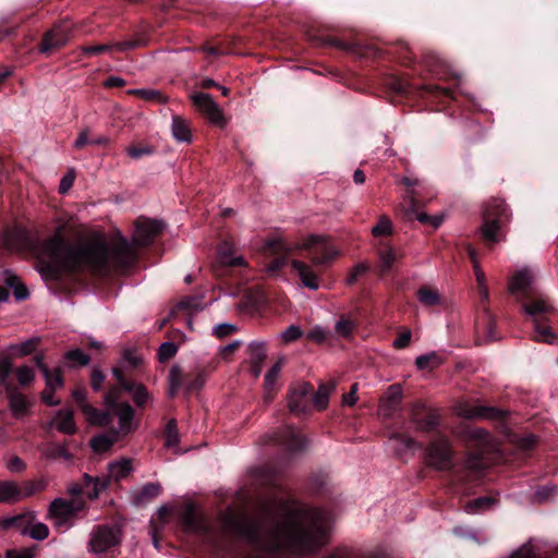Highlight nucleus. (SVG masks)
Masks as SVG:
<instances>
[{
	"instance_id": "4468645a",
	"label": "nucleus",
	"mask_w": 558,
	"mask_h": 558,
	"mask_svg": "<svg viewBox=\"0 0 558 558\" xmlns=\"http://www.w3.org/2000/svg\"><path fill=\"white\" fill-rule=\"evenodd\" d=\"M119 399L120 390L118 387H112L105 393V403L112 410L113 417L116 415L119 417L120 432L125 435L131 430L134 410L128 402H119Z\"/></svg>"
},
{
	"instance_id": "aec40b11",
	"label": "nucleus",
	"mask_w": 558,
	"mask_h": 558,
	"mask_svg": "<svg viewBox=\"0 0 558 558\" xmlns=\"http://www.w3.org/2000/svg\"><path fill=\"white\" fill-rule=\"evenodd\" d=\"M147 40L143 37L131 39V40H124V41H118L114 44H99V45H93V46H82L80 49L82 51V54L85 56H95L100 54L110 51L112 48H116L119 51H126L131 50L137 47L146 46Z\"/></svg>"
},
{
	"instance_id": "c756f323",
	"label": "nucleus",
	"mask_w": 558,
	"mask_h": 558,
	"mask_svg": "<svg viewBox=\"0 0 558 558\" xmlns=\"http://www.w3.org/2000/svg\"><path fill=\"white\" fill-rule=\"evenodd\" d=\"M532 283V275L527 269L517 271L509 282V291L512 294L522 293L527 298V290Z\"/></svg>"
},
{
	"instance_id": "de8ad7c7",
	"label": "nucleus",
	"mask_w": 558,
	"mask_h": 558,
	"mask_svg": "<svg viewBox=\"0 0 558 558\" xmlns=\"http://www.w3.org/2000/svg\"><path fill=\"white\" fill-rule=\"evenodd\" d=\"M113 434H114L113 438H110L106 435H99V436L94 437L90 441L92 448L96 452H105V451L109 450L113 446V442L116 441V438H117L119 432L113 429Z\"/></svg>"
},
{
	"instance_id": "c9c22d12",
	"label": "nucleus",
	"mask_w": 558,
	"mask_h": 558,
	"mask_svg": "<svg viewBox=\"0 0 558 558\" xmlns=\"http://www.w3.org/2000/svg\"><path fill=\"white\" fill-rule=\"evenodd\" d=\"M22 498V489L11 481H0V502H14Z\"/></svg>"
},
{
	"instance_id": "a878e982",
	"label": "nucleus",
	"mask_w": 558,
	"mask_h": 558,
	"mask_svg": "<svg viewBox=\"0 0 558 558\" xmlns=\"http://www.w3.org/2000/svg\"><path fill=\"white\" fill-rule=\"evenodd\" d=\"M184 526L194 533L206 534L209 531L204 519L197 513L194 506H189L182 518Z\"/></svg>"
},
{
	"instance_id": "864d4df0",
	"label": "nucleus",
	"mask_w": 558,
	"mask_h": 558,
	"mask_svg": "<svg viewBox=\"0 0 558 558\" xmlns=\"http://www.w3.org/2000/svg\"><path fill=\"white\" fill-rule=\"evenodd\" d=\"M22 498L29 497L37 492H41L46 488V483L43 480L39 481H26L23 483L22 487Z\"/></svg>"
},
{
	"instance_id": "f03ea898",
	"label": "nucleus",
	"mask_w": 558,
	"mask_h": 558,
	"mask_svg": "<svg viewBox=\"0 0 558 558\" xmlns=\"http://www.w3.org/2000/svg\"><path fill=\"white\" fill-rule=\"evenodd\" d=\"M134 227L132 242L119 234L110 247L102 240L74 245L66 239L68 225H58L51 236L40 240V275L45 279L61 280L64 276L90 274L102 277L112 270L128 271L138 260V248L150 246L166 225L161 220L140 217Z\"/></svg>"
},
{
	"instance_id": "0e129e2a",
	"label": "nucleus",
	"mask_w": 558,
	"mask_h": 558,
	"mask_svg": "<svg viewBox=\"0 0 558 558\" xmlns=\"http://www.w3.org/2000/svg\"><path fill=\"white\" fill-rule=\"evenodd\" d=\"M35 546L26 547L22 549H8L5 553V558H34L35 557Z\"/></svg>"
},
{
	"instance_id": "a19ab883",
	"label": "nucleus",
	"mask_w": 558,
	"mask_h": 558,
	"mask_svg": "<svg viewBox=\"0 0 558 558\" xmlns=\"http://www.w3.org/2000/svg\"><path fill=\"white\" fill-rule=\"evenodd\" d=\"M496 500L493 497H488V496L478 497V498L468 501L464 506V510H465V512L471 513V514L477 513V512L484 511L486 509H489L490 506Z\"/></svg>"
},
{
	"instance_id": "58836bf2",
	"label": "nucleus",
	"mask_w": 558,
	"mask_h": 558,
	"mask_svg": "<svg viewBox=\"0 0 558 558\" xmlns=\"http://www.w3.org/2000/svg\"><path fill=\"white\" fill-rule=\"evenodd\" d=\"M5 284L13 290V295L17 301H24L28 298L29 292L24 283L21 282L20 278L15 275H8L5 277Z\"/></svg>"
},
{
	"instance_id": "5701e85b",
	"label": "nucleus",
	"mask_w": 558,
	"mask_h": 558,
	"mask_svg": "<svg viewBox=\"0 0 558 558\" xmlns=\"http://www.w3.org/2000/svg\"><path fill=\"white\" fill-rule=\"evenodd\" d=\"M217 262L225 270L246 267L247 265L242 256H233L232 247L228 242L220 244Z\"/></svg>"
},
{
	"instance_id": "3c124183",
	"label": "nucleus",
	"mask_w": 558,
	"mask_h": 558,
	"mask_svg": "<svg viewBox=\"0 0 558 558\" xmlns=\"http://www.w3.org/2000/svg\"><path fill=\"white\" fill-rule=\"evenodd\" d=\"M392 233L391 220L387 216H380L377 223L372 228L374 236L389 235Z\"/></svg>"
},
{
	"instance_id": "338daca9",
	"label": "nucleus",
	"mask_w": 558,
	"mask_h": 558,
	"mask_svg": "<svg viewBox=\"0 0 558 558\" xmlns=\"http://www.w3.org/2000/svg\"><path fill=\"white\" fill-rule=\"evenodd\" d=\"M106 376L105 374L97 367L93 368L90 374V386L95 391H100L104 388Z\"/></svg>"
},
{
	"instance_id": "f704fd0d",
	"label": "nucleus",
	"mask_w": 558,
	"mask_h": 558,
	"mask_svg": "<svg viewBox=\"0 0 558 558\" xmlns=\"http://www.w3.org/2000/svg\"><path fill=\"white\" fill-rule=\"evenodd\" d=\"M132 463L130 460H122L111 462L108 465V475H104L102 477H110V482L113 480L116 482H120L121 480L128 477L132 472Z\"/></svg>"
},
{
	"instance_id": "2eb2a0df",
	"label": "nucleus",
	"mask_w": 558,
	"mask_h": 558,
	"mask_svg": "<svg viewBox=\"0 0 558 558\" xmlns=\"http://www.w3.org/2000/svg\"><path fill=\"white\" fill-rule=\"evenodd\" d=\"M121 543V532L110 525L95 526L88 546L93 553L100 554L118 546Z\"/></svg>"
},
{
	"instance_id": "052dcab7",
	"label": "nucleus",
	"mask_w": 558,
	"mask_h": 558,
	"mask_svg": "<svg viewBox=\"0 0 558 558\" xmlns=\"http://www.w3.org/2000/svg\"><path fill=\"white\" fill-rule=\"evenodd\" d=\"M302 336V329L299 326L291 325L281 333V340L283 343H291L299 340Z\"/></svg>"
},
{
	"instance_id": "f3484780",
	"label": "nucleus",
	"mask_w": 558,
	"mask_h": 558,
	"mask_svg": "<svg viewBox=\"0 0 558 558\" xmlns=\"http://www.w3.org/2000/svg\"><path fill=\"white\" fill-rule=\"evenodd\" d=\"M308 40L313 46L316 47H335L337 49L360 53L362 56H374L377 57L378 50L374 48H368L365 52L362 51L361 47L357 44L347 43L339 38L324 35V34H310Z\"/></svg>"
},
{
	"instance_id": "39448f33",
	"label": "nucleus",
	"mask_w": 558,
	"mask_h": 558,
	"mask_svg": "<svg viewBox=\"0 0 558 558\" xmlns=\"http://www.w3.org/2000/svg\"><path fill=\"white\" fill-rule=\"evenodd\" d=\"M510 220L511 210L504 199L492 197L484 203L480 234L489 248L506 240Z\"/></svg>"
},
{
	"instance_id": "c85d7f7f",
	"label": "nucleus",
	"mask_w": 558,
	"mask_h": 558,
	"mask_svg": "<svg viewBox=\"0 0 558 558\" xmlns=\"http://www.w3.org/2000/svg\"><path fill=\"white\" fill-rule=\"evenodd\" d=\"M53 422L58 432L74 435L77 432V427L74 421V413L72 410L61 409L57 412Z\"/></svg>"
},
{
	"instance_id": "603ef678",
	"label": "nucleus",
	"mask_w": 558,
	"mask_h": 558,
	"mask_svg": "<svg viewBox=\"0 0 558 558\" xmlns=\"http://www.w3.org/2000/svg\"><path fill=\"white\" fill-rule=\"evenodd\" d=\"M65 359L71 363V365H81L85 366L89 363V356L84 353L81 349H74L68 351L65 353Z\"/></svg>"
},
{
	"instance_id": "6ab92c4d",
	"label": "nucleus",
	"mask_w": 558,
	"mask_h": 558,
	"mask_svg": "<svg viewBox=\"0 0 558 558\" xmlns=\"http://www.w3.org/2000/svg\"><path fill=\"white\" fill-rule=\"evenodd\" d=\"M459 414L465 418H488L493 421H504L507 413L500 409L489 405H473L464 403L459 408Z\"/></svg>"
},
{
	"instance_id": "4be33fe9",
	"label": "nucleus",
	"mask_w": 558,
	"mask_h": 558,
	"mask_svg": "<svg viewBox=\"0 0 558 558\" xmlns=\"http://www.w3.org/2000/svg\"><path fill=\"white\" fill-rule=\"evenodd\" d=\"M81 484L84 486V495L89 499H97L110 486V477L92 476L85 473L82 476Z\"/></svg>"
},
{
	"instance_id": "473e14b6",
	"label": "nucleus",
	"mask_w": 558,
	"mask_h": 558,
	"mask_svg": "<svg viewBox=\"0 0 558 558\" xmlns=\"http://www.w3.org/2000/svg\"><path fill=\"white\" fill-rule=\"evenodd\" d=\"M171 131L178 142H192V132L190 122L180 116H173Z\"/></svg>"
},
{
	"instance_id": "ea45409f",
	"label": "nucleus",
	"mask_w": 558,
	"mask_h": 558,
	"mask_svg": "<svg viewBox=\"0 0 558 558\" xmlns=\"http://www.w3.org/2000/svg\"><path fill=\"white\" fill-rule=\"evenodd\" d=\"M165 446L167 448H173L179 445L180 442V436L178 430V422L175 418H171L166 424L165 430Z\"/></svg>"
},
{
	"instance_id": "1a4fd4ad",
	"label": "nucleus",
	"mask_w": 558,
	"mask_h": 558,
	"mask_svg": "<svg viewBox=\"0 0 558 558\" xmlns=\"http://www.w3.org/2000/svg\"><path fill=\"white\" fill-rule=\"evenodd\" d=\"M522 306L524 312L533 317L536 341L551 344L557 339V335L547 325L545 317L551 311V306L542 299L532 300Z\"/></svg>"
},
{
	"instance_id": "f8f14e48",
	"label": "nucleus",
	"mask_w": 558,
	"mask_h": 558,
	"mask_svg": "<svg viewBox=\"0 0 558 558\" xmlns=\"http://www.w3.org/2000/svg\"><path fill=\"white\" fill-rule=\"evenodd\" d=\"M313 385L308 381H301L292 385L288 392V407L291 413L296 416L307 415L312 411Z\"/></svg>"
},
{
	"instance_id": "09e8293b",
	"label": "nucleus",
	"mask_w": 558,
	"mask_h": 558,
	"mask_svg": "<svg viewBox=\"0 0 558 558\" xmlns=\"http://www.w3.org/2000/svg\"><path fill=\"white\" fill-rule=\"evenodd\" d=\"M355 328L356 324L343 315L339 318L335 327L336 332L343 338H350Z\"/></svg>"
},
{
	"instance_id": "6e6d98bb",
	"label": "nucleus",
	"mask_w": 558,
	"mask_h": 558,
	"mask_svg": "<svg viewBox=\"0 0 558 558\" xmlns=\"http://www.w3.org/2000/svg\"><path fill=\"white\" fill-rule=\"evenodd\" d=\"M76 178L74 169H69L66 173L61 178L58 192L61 195H65L73 186Z\"/></svg>"
},
{
	"instance_id": "423d86ee",
	"label": "nucleus",
	"mask_w": 558,
	"mask_h": 558,
	"mask_svg": "<svg viewBox=\"0 0 558 558\" xmlns=\"http://www.w3.org/2000/svg\"><path fill=\"white\" fill-rule=\"evenodd\" d=\"M386 86L393 100L398 101L421 97L428 101H439L442 105H447L454 100L453 90L433 83L418 85L410 83L402 77L391 75L386 80Z\"/></svg>"
},
{
	"instance_id": "7ed1b4c3",
	"label": "nucleus",
	"mask_w": 558,
	"mask_h": 558,
	"mask_svg": "<svg viewBox=\"0 0 558 558\" xmlns=\"http://www.w3.org/2000/svg\"><path fill=\"white\" fill-rule=\"evenodd\" d=\"M425 453L428 465L439 471H448L452 484L463 490L477 484L485 475L487 463L482 453H470L462 465H456L452 449L446 439L432 441Z\"/></svg>"
},
{
	"instance_id": "bf43d9fd",
	"label": "nucleus",
	"mask_w": 558,
	"mask_h": 558,
	"mask_svg": "<svg viewBox=\"0 0 558 558\" xmlns=\"http://www.w3.org/2000/svg\"><path fill=\"white\" fill-rule=\"evenodd\" d=\"M46 387L51 389H58L63 386V376L60 368L49 371L48 377H45Z\"/></svg>"
},
{
	"instance_id": "13d9d810",
	"label": "nucleus",
	"mask_w": 558,
	"mask_h": 558,
	"mask_svg": "<svg viewBox=\"0 0 558 558\" xmlns=\"http://www.w3.org/2000/svg\"><path fill=\"white\" fill-rule=\"evenodd\" d=\"M16 378L22 386H27L35 378L34 369L27 365L21 366L16 369Z\"/></svg>"
},
{
	"instance_id": "680f3d73",
	"label": "nucleus",
	"mask_w": 558,
	"mask_h": 558,
	"mask_svg": "<svg viewBox=\"0 0 558 558\" xmlns=\"http://www.w3.org/2000/svg\"><path fill=\"white\" fill-rule=\"evenodd\" d=\"M204 385V378L202 375H186L184 390L189 395L193 391L201 389Z\"/></svg>"
},
{
	"instance_id": "f257e3e1",
	"label": "nucleus",
	"mask_w": 558,
	"mask_h": 558,
	"mask_svg": "<svg viewBox=\"0 0 558 558\" xmlns=\"http://www.w3.org/2000/svg\"><path fill=\"white\" fill-rule=\"evenodd\" d=\"M252 486L265 494L258 502V517L238 515L228 512L223 515V526L234 538L250 545L255 551L268 556L288 554L293 558H315L329 542L332 512L320 507L302 510V520L292 521L286 536H281V525L276 508L287 506L279 498L287 489L280 481V472L272 465L255 468L251 471Z\"/></svg>"
},
{
	"instance_id": "bb28decb",
	"label": "nucleus",
	"mask_w": 558,
	"mask_h": 558,
	"mask_svg": "<svg viewBox=\"0 0 558 558\" xmlns=\"http://www.w3.org/2000/svg\"><path fill=\"white\" fill-rule=\"evenodd\" d=\"M83 414L86 415L90 424L101 427L109 426L113 421V412L108 405L107 410H99L93 405L85 407Z\"/></svg>"
},
{
	"instance_id": "4d7b16f0",
	"label": "nucleus",
	"mask_w": 558,
	"mask_h": 558,
	"mask_svg": "<svg viewBox=\"0 0 558 558\" xmlns=\"http://www.w3.org/2000/svg\"><path fill=\"white\" fill-rule=\"evenodd\" d=\"M369 270V267L368 265L366 264H357L355 265L349 272L348 275V278H347V283L349 286H353L354 283H356L359 281L360 278H362L363 276H365Z\"/></svg>"
},
{
	"instance_id": "8fccbe9b",
	"label": "nucleus",
	"mask_w": 558,
	"mask_h": 558,
	"mask_svg": "<svg viewBox=\"0 0 558 558\" xmlns=\"http://www.w3.org/2000/svg\"><path fill=\"white\" fill-rule=\"evenodd\" d=\"M178 352V345L174 342H163L158 349V360L160 363H166L175 356Z\"/></svg>"
},
{
	"instance_id": "0eeeda50",
	"label": "nucleus",
	"mask_w": 558,
	"mask_h": 558,
	"mask_svg": "<svg viewBox=\"0 0 558 558\" xmlns=\"http://www.w3.org/2000/svg\"><path fill=\"white\" fill-rule=\"evenodd\" d=\"M265 445H274L289 456L303 452L308 440L302 436L292 425H284L272 434L264 436Z\"/></svg>"
},
{
	"instance_id": "a18cd8bd",
	"label": "nucleus",
	"mask_w": 558,
	"mask_h": 558,
	"mask_svg": "<svg viewBox=\"0 0 558 558\" xmlns=\"http://www.w3.org/2000/svg\"><path fill=\"white\" fill-rule=\"evenodd\" d=\"M378 257L380 260V267H381L383 274H386L391 269V267L397 258L393 248L389 245H387L378 251Z\"/></svg>"
},
{
	"instance_id": "b1692460",
	"label": "nucleus",
	"mask_w": 558,
	"mask_h": 558,
	"mask_svg": "<svg viewBox=\"0 0 558 558\" xmlns=\"http://www.w3.org/2000/svg\"><path fill=\"white\" fill-rule=\"evenodd\" d=\"M8 393L9 405L15 416L24 415L31 408L29 401L26 397L19 392L12 384L8 383L4 386Z\"/></svg>"
},
{
	"instance_id": "79ce46f5",
	"label": "nucleus",
	"mask_w": 558,
	"mask_h": 558,
	"mask_svg": "<svg viewBox=\"0 0 558 558\" xmlns=\"http://www.w3.org/2000/svg\"><path fill=\"white\" fill-rule=\"evenodd\" d=\"M178 310L180 311H187V312H198L203 310V295L195 294V295H187L180 300V302L177 305Z\"/></svg>"
},
{
	"instance_id": "9b49d317",
	"label": "nucleus",
	"mask_w": 558,
	"mask_h": 558,
	"mask_svg": "<svg viewBox=\"0 0 558 558\" xmlns=\"http://www.w3.org/2000/svg\"><path fill=\"white\" fill-rule=\"evenodd\" d=\"M72 36L73 24L68 20H62L44 34L38 50L40 53L49 54L53 50L64 47Z\"/></svg>"
},
{
	"instance_id": "774afa93",
	"label": "nucleus",
	"mask_w": 558,
	"mask_h": 558,
	"mask_svg": "<svg viewBox=\"0 0 558 558\" xmlns=\"http://www.w3.org/2000/svg\"><path fill=\"white\" fill-rule=\"evenodd\" d=\"M411 338H412L411 330L405 329L403 331H400L398 333L397 338L393 340V348H396L398 350L405 349L410 344Z\"/></svg>"
},
{
	"instance_id": "7c9ffc66",
	"label": "nucleus",
	"mask_w": 558,
	"mask_h": 558,
	"mask_svg": "<svg viewBox=\"0 0 558 558\" xmlns=\"http://www.w3.org/2000/svg\"><path fill=\"white\" fill-rule=\"evenodd\" d=\"M390 440L395 442L396 453L400 458H402L408 452L413 453L416 448H422V445L418 444L414 438L401 433L393 434Z\"/></svg>"
},
{
	"instance_id": "e433bc0d",
	"label": "nucleus",
	"mask_w": 558,
	"mask_h": 558,
	"mask_svg": "<svg viewBox=\"0 0 558 558\" xmlns=\"http://www.w3.org/2000/svg\"><path fill=\"white\" fill-rule=\"evenodd\" d=\"M442 363L444 359L437 352L422 354L415 360V366L420 371H424L426 368L434 369L440 366Z\"/></svg>"
},
{
	"instance_id": "4c0bfd02",
	"label": "nucleus",
	"mask_w": 558,
	"mask_h": 558,
	"mask_svg": "<svg viewBox=\"0 0 558 558\" xmlns=\"http://www.w3.org/2000/svg\"><path fill=\"white\" fill-rule=\"evenodd\" d=\"M327 558H391L389 555L381 550L367 551V553H349L347 550H336Z\"/></svg>"
},
{
	"instance_id": "c03bdc74",
	"label": "nucleus",
	"mask_w": 558,
	"mask_h": 558,
	"mask_svg": "<svg viewBox=\"0 0 558 558\" xmlns=\"http://www.w3.org/2000/svg\"><path fill=\"white\" fill-rule=\"evenodd\" d=\"M417 298L423 305L434 306L440 302V295L435 289L422 287L417 291Z\"/></svg>"
},
{
	"instance_id": "69168bd1",
	"label": "nucleus",
	"mask_w": 558,
	"mask_h": 558,
	"mask_svg": "<svg viewBox=\"0 0 558 558\" xmlns=\"http://www.w3.org/2000/svg\"><path fill=\"white\" fill-rule=\"evenodd\" d=\"M29 536L33 539L44 541L49 536V529L44 523H36L32 526L29 531Z\"/></svg>"
},
{
	"instance_id": "a211bd4d",
	"label": "nucleus",
	"mask_w": 558,
	"mask_h": 558,
	"mask_svg": "<svg viewBox=\"0 0 558 558\" xmlns=\"http://www.w3.org/2000/svg\"><path fill=\"white\" fill-rule=\"evenodd\" d=\"M112 374L119 384V390L122 389L132 395V399L136 407L144 408L148 402L150 396L147 388L143 384H136L125 377L124 372L114 367Z\"/></svg>"
},
{
	"instance_id": "72a5a7b5",
	"label": "nucleus",
	"mask_w": 558,
	"mask_h": 558,
	"mask_svg": "<svg viewBox=\"0 0 558 558\" xmlns=\"http://www.w3.org/2000/svg\"><path fill=\"white\" fill-rule=\"evenodd\" d=\"M476 326L477 330H482L486 335L488 341L497 339L496 320L488 308H484L482 315L477 318Z\"/></svg>"
},
{
	"instance_id": "393cba45",
	"label": "nucleus",
	"mask_w": 558,
	"mask_h": 558,
	"mask_svg": "<svg viewBox=\"0 0 558 558\" xmlns=\"http://www.w3.org/2000/svg\"><path fill=\"white\" fill-rule=\"evenodd\" d=\"M162 492L159 483H146L143 487L133 494V504L136 507L146 506L156 499Z\"/></svg>"
},
{
	"instance_id": "2f4dec72",
	"label": "nucleus",
	"mask_w": 558,
	"mask_h": 558,
	"mask_svg": "<svg viewBox=\"0 0 558 558\" xmlns=\"http://www.w3.org/2000/svg\"><path fill=\"white\" fill-rule=\"evenodd\" d=\"M410 208L415 215V218L423 225H429L433 228H438L442 223V218L438 216H429L425 213H418V207L421 206L420 199L414 191L410 192Z\"/></svg>"
},
{
	"instance_id": "20e7f679",
	"label": "nucleus",
	"mask_w": 558,
	"mask_h": 558,
	"mask_svg": "<svg viewBox=\"0 0 558 558\" xmlns=\"http://www.w3.org/2000/svg\"><path fill=\"white\" fill-rule=\"evenodd\" d=\"M304 257L312 265L304 260L293 259L292 268L298 274L302 286L311 290L319 289V276L337 256L338 252L331 243L324 236L311 235L303 243Z\"/></svg>"
},
{
	"instance_id": "6e6552de",
	"label": "nucleus",
	"mask_w": 558,
	"mask_h": 558,
	"mask_svg": "<svg viewBox=\"0 0 558 558\" xmlns=\"http://www.w3.org/2000/svg\"><path fill=\"white\" fill-rule=\"evenodd\" d=\"M4 242L9 250L16 252H28L36 258L38 271L41 269L40 240L34 239L31 231L23 226H13L4 232Z\"/></svg>"
},
{
	"instance_id": "9d476101",
	"label": "nucleus",
	"mask_w": 558,
	"mask_h": 558,
	"mask_svg": "<svg viewBox=\"0 0 558 558\" xmlns=\"http://www.w3.org/2000/svg\"><path fill=\"white\" fill-rule=\"evenodd\" d=\"M410 422L423 434L439 435L441 415L438 409L416 402L410 409Z\"/></svg>"
},
{
	"instance_id": "37998d69",
	"label": "nucleus",
	"mask_w": 558,
	"mask_h": 558,
	"mask_svg": "<svg viewBox=\"0 0 558 558\" xmlns=\"http://www.w3.org/2000/svg\"><path fill=\"white\" fill-rule=\"evenodd\" d=\"M131 95H135L142 99L154 101L157 104H166L168 98L159 90L156 89H132L129 92Z\"/></svg>"
},
{
	"instance_id": "cd10ccee",
	"label": "nucleus",
	"mask_w": 558,
	"mask_h": 558,
	"mask_svg": "<svg viewBox=\"0 0 558 558\" xmlns=\"http://www.w3.org/2000/svg\"><path fill=\"white\" fill-rule=\"evenodd\" d=\"M336 387L337 383L335 380H330L328 383H320L317 391L313 389V407L318 411L325 410L329 403V396L336 389Z\"/></svg>"
},
{
	"instance_id": "49530a36",
	"label": "nucleus",
	"mask_w": 558,
	"mask_h": 558,
	"mask_svg": "<svg viewBox=\"0 0 558 558\" xmlns=\"http://www.w3.org/2000/svg\"><path fill=\"white\" fill-rule=\"evenodd\" d=\"M170 391L169 395L173 398L180 388H184L185 386V376L181 373V369L177 366H173L170 371Z\"/></svg>"
},
{
	"instance_id": "ddd939ff",
	"label": "nucleus",
	"mask_w": 558,
	"mask_h": 558,
	"mask_svg": "<svg viewBox=\"0 0 558 558\" xmlns=\"http://www.w3.org/2000/svg\"><path fill=\"white\" fill-rule=\"evenodd\" d=\"M85 507L86 505L83 500L56 498L50 504L49 515L54 520L56 525L63 526L75 519Z\"/></svg>"
},
{
	"instance_id": "5fc2aeb1",
	"label": "nucleus",
	"mask_w": 558,
	"mask_h": 558,
	"mask_svg": "<svg viewBox=\"0 0 558 558\" xmlns=\"http://www.w3.org/2000/svg\"><path fill=\"white\" fill-rule=\"evenodd\" d=\"M154 151H155V149L150 145H145V146L130 145L126 148V154L132 159H136V160L143 158L144 156H150L154 154Z\"/></svg>"
},
{
	"instance_id": "412c9836",
	"label": "nucleus",
	"mask_w": 558,
	"mask_h": 558,
	"mask_svg": "<svg viewBox=\"0 0 558 558\" xmlns=\"http://www.w3.org/2000/svg\"><path fill=\"white\" fill-rule=\"evenodd\" d=\"M246 351L251 361V373L257 377L259 376L263 364L267 357V343L264 341H252L247 345Z\"/></svg>"
},
{
	"instance_id": "dca6fc26",
	"label": "nucleus",
	"mask_w": 558,
	"mask_h": 558,
	"mask_svg": "<svg viewBox=\"0 0 558 558\" xmlns=\"http://www.w3.org/2000/svg\"><path fill=\"white\" fill-rule=\"evenodd\" d=\"M193 105L209 122L218 126L226 124L223 112L218 104L206 93H195L192 95Z\"/></svg>"
},
{
	"instance_id": "e2e57ef3",
	"label": "nucleus",
	"mask_w": 558,
	"mask_h": 558,
	"mask_svg": "<svg viewBox=\"0 0 558 558\" xmlns=\"http://www.w3.org/2000/svg\"><path fill=\"white\" fill-rule=\"evenodd\" d=\"M203 50L208 54L213 57H218L221 54L227 53H234L236 52L235 49L229 45L220 44L218 46H206L203 48Z\"/></svg>"
}]
</instances>
